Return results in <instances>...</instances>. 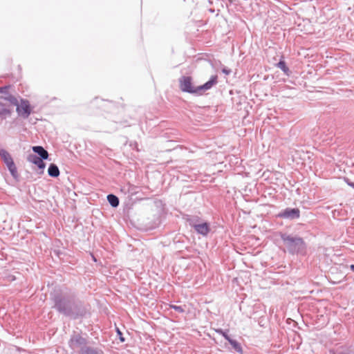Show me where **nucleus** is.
<instances>
[{"mask_svg": "<svg viewBox=\"0 0 354 354\" xmlns=\"http://www.w3.org/2000/svg\"><path fill=\"white\" fill-rule=\"evenodd\" d=\"M53 308L59 314L71 319L76 320L84 317L88 312L84 303L77 298L71 290L55 292L51 296Z\"/></svg>", "mask_w": 354, "mask_h": 354, "instance_id": "obj_1", "label": "nucleus"}, {"mask_svg": "<svg viewBox=\"0 0 354 354\" xmlns=\"http://www.w3.org/2000/svg\"><path fill=\"white\" fill-rule=\"evenodd\" d=\"M180 89L184 92L194 95H202L205 91L209 90L218 82V76L212 75L209 80L205 84L194 86L192 84V77L191 76H182L178 80Z\"/></svg>", "mask_w": 354, "mask_h": 354, "instance_id": "obj_2", "label": "nucleus"}, {"mask_svg": "<svg viewBox=\"0 0 354 354\" xmlns=\"http://www.w3.org/2000/svg\"><path fill=\"white\" fill-rule=\"evenodd\" d=\"M279 236L289 254L301 255L306 254L307 245L303 238L284 232H279Z\"/></svg>", "mask_w": 354, "mask_h": 354, "instance_id": "obj_3", "label": "nucleus"}, {"mask_svg": "<svg viewBox=\"0 0 354 354\" xmlns=\"http://www.w3.org/2000/svg\"><path fill=\"white\" fill-rule=\"evenodd\" d=\"M88 344L86 338L84 337L81 333L73 331L68 340L69 348L73 351H80Z\"/></svg>", "mask_w": 354, "mask_h": 354, "instance_id": "obj_4", "label": "nucleus"}, {"mask_svg": "<svg viewBox=\"0 0 354 354\" xmlns=\"http://www.w3.org/2000/svg\"><path fill=\"white\" fill-rule=\"evenodd\" d=\"M0 156L7 166L12 178L16 180H19V175L17 171V168L14 162L11 155L5 149L0 150Z\"/></svg>", "mask_w": 354, "mask_h": 354, "instance_id": "obj_5", "label": "nucleus"}, {"mask_svg": "<svg viewBox=\"0 0 354 354\" xmlns=\"http://www.w3.org/2000/svg\"><path fill=\"white\" fill-rule=\"evenodd\" d=\"M16 112L19 117L24 119L28 118L32 113L30 102L26 99L21 98L20 102L16 107Z\"/></svg>", "mask_w": 354, "mask_h": 354, "instance_id": "obj_6", "label": "nucleus"}, {"mask_svg": "<svg viewBox=\"0 0 354 354\" xmlns=\"http://www.w3.org/2000/svg\"><path fill=\"white\" fill-rule=\"evenodd\" d=\"M300 210L297 207H286L277 214V218L293 221L300 217Z\"/></svg>", "mask_w": 354, "mask_h": 354, "instance_id": "obj_7", "label": "nucleus"}, {"mask_svg": "<svg viewBox=\"0 0 354 354\" xmlns=\"http://www.w3.org/2000/svg\"><path fill=\"white\" fill-rule=\"evenodd\" d=\"M194 230L198 234L207 236L211 230L210 224L207 221L201 222L196 225Z\"/></svg>", "mask_w": 354, "mask_h": 354, "instance_id": "obj_8", "label": "nucleus"}, {"mask_svg": "<svg viewBox=\"0 0 354 354\" xmlns=\"http://www.w3.org/2000/svg\"><path fill=\"white\" fill-rule=\"evenodd\" d=\"M27 160L35 165L37 166V167L41 170L40 173L44 172V169L46 167V164L44 162V159H41V158L37 157V155L36 154H29L27 157Z\"/></svg>", "mask_w": 354, "mask_h": 354, "instance_id": "obj_9", "label": "nucleus"}, {"mask_svg": "<svg viewBox=\"0 0 354 354\" xmlns=\"http://www.w3.org/2000/svg\"><path fill=\"white\" fill-rule=\"evenodd\" d=\"M32 150L34 152L33 154L37 155V157L41 158V159L47 160L48 158V152L43 147L33 146Z\"/></svg>", "mask_w": 354, "mask_h": 354, "instance_id": "obj_10", "label": "nucleus"}, {"mask_svg": "<svg viewBox=\"0 0 354 354\" xmlns=\"http://www.w3.org/2000/svg\"><path fill=\"white\" fill-rule=\"evenodd\" d=\"M80 354H104V351L99 347H92L86 344L80 351Z\"/></svg>", "mask_w": 354, "mask_h": 354, "instance_id": "obj_11", "label": "nucleus"}, {"mask_svg": "<svg viewBox=\"0 0 354 354\" xmlns=\"http://www.w3.org/2000/svg\"><path fill=\"white\" fill-rule=\"evenodd\" d=\"M48 174L52 178H57L60 174L57 165L55 163H50L48 168Z\"/></svg>", "mask_w": 354, "mask_h": 354, "instance_id": "obj_12", "label": "nucleus"}, {"mask_svg": "<svg viewBox=\"0 0 354 354\" xmlns=\"http://www.w3.org/2000/svg\"><path fill=\"white\" fill-rule=\"evenodd\" d=\"M106 198H107L109 203L110 204V205L111 207H115V208L118 207V205L120 204V200H119V198L116 195H115L113 194H109L107 195Z\"/></svg>", "mask_w": 354, "mask_h": 354, "instance_id": "obj_13", "label": "nucleus"}, {"mask_svg": "<svg viewBox=\"0 0 354 354\" xmlns=\"http://www.w3.org/2000/svg\"><path fill=\"white\" fill-rule=\"evenodd\" d=\"M186 221L191 227L194 229L196 225L201 222V218L197 216H187Z\"/></svg>", "mask_w": 354, "mask_h": 354, "instance_id": "obj_14", "label": "nucleus"}, {"mask_svg": "<svg viewBox=\"0 0 354 354\" xmlns=\"http://www.w3.org/2000/svg\"><path fill=\"white\" fill-rule=\"evenodd\" d=\"M277 66L280 68L285 75L289 76L291 73L289 68L287 66L286 62L283 59H281L279 62L277 64Z\"/></svg>", "mask_w": 354, "mask_h": 354, "instance_id": "obj_15", "label": "nucleus"}, {"mask_svg": "<svg viewBox=\"0 0 354 354\" xmlns=\"http://www.w3.org/2000/svg\"><path fill=\"white\" fill-rule=\"evenodd\" d=\"M333 354H354V347H348L346 348H337L333 351Z\"/></svg>", "mask_w": 354, "mask_h": 354, "instance_id": "obj_16", "label": "nucleus"}, {"mask_svg": "<svg viewBox=\"0 0 354 354\" xmlns=\"http://www.w3.org/2000/svg\"><path fill=\"white\" fill-rule=\"evenodd\" d=\"M227 342L230 344V345L232 346V348L237 353H243L242 346H241V344L239 342H238L236 340L230 338V339H228Z\"/></svg>", "mask_w": 354, "mask_h": 354, "instance_id": "obj_17", "label": "nucleus"}, {"mask_svg": "<svg viewBox=\"0 0 354 354\" xmlns=\"http://www.w3.org/2000/svg\"><path fill=\"white\" fill-rule=\"evenodd\" d=\"M11 110L8 108L0 109V119L6 120L8 117L10 116Z\"/></svg>", "mask_w": 354, "mask_h": 354, "instance_id": "obj_18", "label": "nucleus"}, {"mask_svg": "<svg viewBox=\"0 0 354 354\" xmlns=\"http://www.w3.org/2000/svg\"><path fill=\"white\" fill-rule=\"evenodd\" d=\"M4 100L8 101L11 104L15 106L16 107L19 103L18 100L11 94H8L7 97H4Z\"/></svg>", "mask_w": 354, "mask_h": 354, "instance_id": "obj_19", "label": "nucleus"}, {"mask_svg": "<svg viewBox=\"0 0 354 354\" xmlns=\"http://www.w3.org/2000/svg\"><path fill=\"white\" fill-rule=\"evenodd\" d=\"M215 331L216 333L221 335L227 341L231 338L228 335V330H224L222 328H218L216 329Z\"/></svg>", "mask_w": 354, "mask_h": 354, "instance_id": "obj_20", "label": "nucleus"}, {"mask_svg": "<svg viewBox=\"0 0 354 354\" xmlns=\"http://www.w3.org/2000/svg\"><path fill=\"white\" fill-rule=\"evenodd\" d=\"M127 192L129 195L133 196L137 193L136 187L128 183L127 184Z\"/></svg>", "mask_w": 354, "mask_h": 354, "instance_id": "obj_21", "label": "nucleus"}, {"mask_svg": "<svg viewBox=\"0 0 354 354\" xmlns=\"http://www.w3.org/2000/svg\"><path fill=\"white\" fill-rule=\"evenodd\" d=\"M169 308H171V309H174V310L180 313H183L185 312V309L183 306H176V305H174V304H169Z\"/></svg>", "mask_w": 354, "mask_h": 354, "instance_id": "obj_22", "label": "nucleus"}, {"mask_svg": "<svg viewBox=\"0 0 354 354\" xmlns=\"http://www.w3.org/2000/svg\"><path fill=\"white\" fill-rule=\"evenodd\" d=\"M11 88L10 85H6L0 87V93L9 94L8 90Z\"/></svg>", "mask_w": 354, "mask_h": 354, "instance_id": "obj_23", "label": "nucleus"}, {"mask_svg": "<svg viewBox=\"0 0 354 354\" xmlns=\"http://www.w3.org/2000/svg\"><path fill=\"white\" fill-rule=\"evenodd\" d=\"M116 332H117V336L118 337V339H120V341L121 342H125V339L123 337V334L121 332V330L118 328H116Z\"/></svg>", "mask_w": 354, "mask_h": 354, "instance_id": "obj_24", "label": "nucleus"}, {"mask_svg": "<svg viewBox=\"0 0 354 354\" xmlns=\"http://www.w3.org/2000/svg\"><path fill=\"white\" fill-rule=\"evenodd\" d=\"M221 71H222V73L226 75H229L232 73L231 69H230L225 66L223 67Z\"/></svg>", "mask_w": 354, "mask_h": 354, "instance_id": "obj_25", "label": "nucleus"}, {"mask_svg": "<svg viewBox=\"0 0 354 354\" xmlns=\"http://www.w3.org/2000/svg\"><path fill=\"white\" fill-rule=\"evenodd\" d=\"M344 181L346 184L354 189V183L351 182L348 178H344Z\"/></svg>", "mask_w": 354, "mask_h": 354, "instance_id": "obj_26", "label": "nucleus"}, {"mask_svg": "<svg viewBox=\"0 0 354 354\" xmlns=\"http://www.w3.org/2000/svg\"><path fill=\"white\" fill-rule=\"evenodd\" d=\"M121 192H124V194L128 193V192H127V185L126 186H124V187L121 189Z\"/></svg>", "mask_w": 354, "mask_h": 354, "instance_id": "obj_27", "label": "nucleus"}, {"mask_svg": "<svg viewBox=\"0 0 354 354\" xmlns=\"http://www.w3.org/2000/svg\"><path fill=\"white\" fill-rule=\"evenodd\" d=\"M350 268L354 272V264L351 265Z\"/></svg>", "mask_w": 354, "mask_h": 354, "instance_id": "obj_28", "label": "nucleus"}, {"mask_svg": "<svg viewBox=\"0 0 354 354\" xmlns=\"http://www.w3.org/2000/svg\"><path fill=\"white\" fill-rule=\"evenodd\" d=\"M92 257H93V260L94 261H96V259H95V257L93 255H92Z\"/></svg>", "mask_w": 354, "mask_h": 354, "instance_id": "obj_29", "label": "nucleus"}]
</instances>
